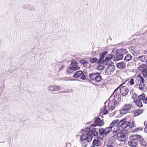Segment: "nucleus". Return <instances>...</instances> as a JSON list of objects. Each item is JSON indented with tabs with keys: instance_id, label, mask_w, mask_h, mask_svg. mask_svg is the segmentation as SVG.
<instances>
[{
	"instance_id": "nucleus-1",
	"label": "nucleus",
	"mask_w": 147,
	"mask_h": 147,
	"mask_svg": "<svg viewBox=\"0 0 147 147\" xmlns=\"http://www.w3.org/2000/svg\"><path fill=\"white\" fill-rule=\"evenodd\" d=\"M107 51H105L100 54L99 59L97 61V63H102L105 65H110L111 63V61L113 57L114 54H109L107 56Z\"/></svg>"
},
{
	"instance_id": "nucleus-2",
	"label": "nucleus",
	"mask_w": 147,
	"mask_h": 147,
	"mask_svg": "<svg viewBox=\"0 0 147 147\" xmlns=\"http://www.w3.org/2000/svg\"><path fill=\"white\" fill-rule=\"evenodd\" d=\"M90 127H86L80 131V138L82 140H86L87 142H91L92 139V132L90 130Z\"/></svg>"
},
{
	"instance_id": "nucleus-3",
	"label": "nucleus",
	"mask_w": 147,
	"mask_h": 147,
	"mask_svg": "<svg viewBox=\"0 0 147 147\" xmlns=\"http://www.w3.org/2000/svg\"><path fill=\"white\" fill-rule=\"evenodd\" d=\"M119 121L118 119L113 121L111 123L109 127L113 134L115 133V134H117L121 132L123 130L119 129V125H118V123Z\"/></svg>"
},
{
	"instance_id": "nucleus-4",
	"label": "nucleus",
	"mask_w": 147,
	"mask_h": 147,
	"mask_svg": "<svg viewBox=\"0 0 147 147\" xmlns=\"http://www.w3.org/2000/svg\"><path fill=\"white\" fill-rule=\"evenodd\" d=\"M136 84L135 87L139 88L141 90H143L144 88V79L141 76L138 77L136 80Z\"/></svg>"
},
{
	"instance_id": "nucleus-5",
	"label": "nucleus",
	"mask_w": 147,
	"mask_h": 147,
	"mask_svg": "<svg viewBox=\"0 0 147 147\" xmlns=\"http://www.w3.org/2000/svg\"><path fill=\"white\" fill-rule=\"evenodd\" d=\"M100 74L98 73H93L89 74V78L95 83H97L101 80V76L100 75Z\"/></svg>"
},
{
	"instance_id": "nucleus-6",
	"label": "nucleus",
	"mask_w": 147,
	"mask_h": 147,
	"mask_svg": "<svg viewBox=\"0 0 147 147\" xmlns=\"http://www.w3.org/2000/svg\"><path fill=\"white\" fill-rule=\"evenodd\" d=\"M125 119H124L120 121L118 123V125H119V129H124L128 127L129 124V122L126 121Z\"/></svg>"
},
{
	"instance_id": "nucleus-7",
	"label": "nucleus",
	"mask_w": 147,
	"mask_h": 147,
	"mask_svg": "<svg viewBox=\"0 0 147 147\" xmlns=\"http://www.w3.org/2000/svg\"><path fill=\"white\" fill-rule=\"evenodd\" d=\"M81 76L80 79L82 80H86V76L85 74L83 73L82 71H76L74 74L73 76L74 78L77 79L80 76Z\"/></svg>"
},
{
	"instance_id": "nucleus-8",
	"label": "nucleus",
	"mask_w": 147,
	"mask_h": 147,
	"mask_svg": "<svg viewBox=\"0 0 147 147\" xmlns=\"http://www.w3.org/2000/svg\"><path fill=\"white\" fill-rule=\"evenodd\" d=\"M95 124H92L91 125L94 127L97 126H102L104 125L105 122L103 119L101 120L99 117H96L94 121Z\"/></svg>"
},
{
	"instance_id": "nucleus-9",
	"label": "nucleus",
	"mask_w": 147,
	"mask_h": 147,
	"mask_svg": "<svg viewBox=\"0 0 147 147\" xmlns=\"http://www.w3.org/2000/svg\"><path fill=\"white\" fill-rule=\"evenodd\" d=\"M131 107V105L130 104L125 105L123 107L121 110L120 113L122 114H125L129 112V110Z\"/></svg>"
},
{
	"instance_id": "nucleus-10",
	"label": "nucleus",
	"mask_w": 147,
	"mask_h": 147,
	"mask_svg": "<svg viewBox=\"0 0 147 147\" xmlns=\"http://www.w3.org/2000/svg\"><path fill=\"white\" fill-rule=\"evenodd\" d=\"M119 133L117 135V137L119 140L120 142H124L128 138L127 135L124 133Z\"/></svg>"
},
{
	"instance_id": "nucleus-11",
	"label": "nucleus",
	"mask_w": 147,
	"mask_h": 147,
	"mask_svg": "<svg viewBox=\"0 0 147 147\" xmlns=\"http://www.w3.org/2000/svg\"><path fill=\"white\" fill-rule=\"evenodd\" d=\"M120 89L121 94L124 96L127 95L129 91V89L127 87L123 85L121 87Z\"/></svg>"
},
{
	"instance_id": "nucleus-12",
	"label": "nucleus",
	"mask_w": 147,
	"mask_h": 147,
	"mask_svg": "<svg viewBox=\"0 0 147 147\" xmlns=\"http://www.w3.org/2000/svg\"><path fill=\"white\" fill-rule=\"evenodd\" d=\"M108 104V108L112 110L115 107V105H117L118 104H116V102L113 100H111L109 102L107 101L105 103V104Z\"/></svg>"
},
{
	"instance_id": "nucleus-13",
	"label": "nucleus",
	"mask_w": 147,
	"mask_h": 147,
	"mask_svg": "<svg viewBox=\"0 0 147 147\" xmlns=\"http://www.w3.org/2000/svg\"><path fill=\"white\" fill-rule=\"evenodd\" d=\"M78 62L74 60L71 61V65L70 66L71 67L72 69L74 71L80 69V67L78 65Z\"/></svg>"
},
{
	"instance_id": "nucleus-14",
	"label": "nucleus",
	"mask_w": 147,
	"mask_h": 147,
	"mask_svg": "<svg viewBox=\"0 0 147 147\" xmlns=\"http://www.w3.org/2000/svg\"><path fill=\"white\" fill-rule=\"evenodd\" d=\"M115 67L113 65L108 66L106 69L105 73L107 75H110L112 73L115 69Z\"/></svg>"
},
{
	"instance_id": "nucleus-15",
	"label": "nucleus",
	"mask_w": 147,
	"mask_h": 147,
	"mask_svg": "<svg viewBox=\"0 0 147 147\" xmlns=\"http://www.w3.org/2000/svg\"><path fill=\"white\" fill-rule=\"evenodd\" d=\"M120 53L117 52L114 57L113 60L114 61H117L119 60H122L123 59V55Z\"/></svg>"
},
{
	"instance_id": "nucleus-16",
	"label": "nucleus",
	"mask_w": 147,
	"mask_h": 147,
	"mask_svg": "<svg viewBox=\"0 0 147 147\" xmlns=\"http://www.w3.org/2000/svg\"><path fill=\"white\" fill-rule=\"evenodd\" d=\"M61 88V87L60 86H50L48 87V90L52 91H57L60 90Z\"/></svg>"
},
{
	"instance_id": "nucleus-17",
	"label": "nucleus",
	"mask_w": 147,
	"mask_h": 147,
	"mask_svg": "<svg viewBox=\"0 0 147 147\" xmlns=\"http://www.w3.org/2000/svg\"><path fill=\"white\" fill-rule=\"evenodd\" d=\"M121 100V96L119 93H116L114 96L113 100L116 102V104H118Z\"/></svg>"
},
{
	"instance_id": "nucleus-18",
	"label": "nucleus",
	"mask_w": 147,
	"mask_h": 147,
	"mask_svg": "<svg viewBox=\"0 0 147 147\" xmlns=\"http://www.w3.org/2000/svg\"><path fill=\"white\" fill-rule=\"evenodd\" d=\"M126 63L123 62H120L117 64V67L120 69H123L126 67Z\"/></svg>"
},
{
	"instance_id": "nucleus-19",
	"label": "nucleus",
	"mask_w": 147,
	"mask_h": 147,
	"mask_svg": "<svg viewBox=\"0 0 147 147\" xmlns=\"http://www.w3.org/2000/svg\"><path fill=\"white\" fill-rule=\"evenodd\" d=\"M128 144L129 146L133 147H136L138 145V142L134 140H131L128 142Z\"/></svg>"
},
{
	"instance_id": "nucleus-20",
	"label": "nucleus",
	"mask_w": 147,
	"mask_h": 147,
	"mask_svg": "<svg viewBox=\"0 0 147 147\" xmlns=\"http://www.w3.org/2000/svg\"><path fill=\"white\" fill-rule=\"evenodd\" d=\"M109 111L108 110L106 109V105L104 107V109H102L100 110V116L101 114L105 115L108 113Z\"/></svg>"
},
{
	"instance_id": "nucleus-21",
	"label": "nucleus",
	"mask_w": 147,
	"mask_h": 147,
	"mask_svg": "<svg viewBox=\"0 0 147 147\" xmlns=\"http://www.w3.org/2000/svg\"><path fill=\"white\" fill-rule=\"evenodd\" d=\"M117 135L116 134H114L113 135L111 136L109 139V141L111 143H113V142L117 139Z\"/></svg>"
},
{
	"instance_id": "nucleus-22",
	"label": "nucleus",
	"mask_w": 147,
	"mask_h": 147,
	"mask_svg": "<svg viewBox=\"0 0 147 147\" xmlns=\"http://www.w3.org/2000/svg\"><path fill=\"white\" fill-rule=\"evenodd\" d=\"M147 69V66L145 64L141 65L138 67V69L142 72Z\"/></svg>"
},
{
	"instance_id": "nucleus-23",
	"label": "nucleus",
	"mask_w": 147,
	"mask_h": 147,
	"mask_svg": "<svg viewBox=\"0 0 147 147\" xmlns=\"http://www.w3.org/2000/svg\"><path fill=\"white\" fill-rule=\"evenodd\" d=\"M132 56L129 54H127L124 58V60L126 61H129L132 59Z\"/></svg>"
},
{
	"instance_id": "nucleus-24",
	"label": "nucleus",
	"mask_w": 147,
	"mask_h": 147,
	"mask_svg": "<svg viewBox=\"0 0 147 147\" xmlns=\"http://www.w3.org/2000/svg\"><path fill=\"white\" fill-rule=\"evenodd\" d=\"M92 144L93 145V146H98L100 145L99 140H94L93 141Z\"/></svg>"
},
{
	"instance_id": "nucleus-25",
	"label": "nucleus",
	"mask_w": 147,
	"mask_h": 147,
	"mask_svg": "<svg viewBox=\"0 0 147 147\" xmlns=\"http://www.w3.org/2000/svg\"><path fill=\"white\" fill-rule=\"evenodd\" d=\"M134 102H135L136 105L138 107H141L142 106V102L139 100H137V101L134 100Z\"/></svg>"
},
{
	"instance_id": "nucleus-26",
	"label": "nucleus",
	"mask_w": 147,
	"mask_h": 147,
	"mask_svg": "<svg viewBox=\"0 0 147 147\" xmlns=\"http://www.w3.org/2000/svg\"><path fill=\"white\" fill-rule=\"evenodd\" d=\"M92 126L91 125H90V130L92 132V136L93 135L94 136H96L98 134V132L97 131H96L94 129L95 128H91V127Z\"/></svg>"
},
{
	"instance_id": "nucleus-27",
	"label": "nucleus",
	"mask_w": 147,
	"mask_h": 147,
	"mask_svg": "<svg viewBox=\"0 0 147 147\" xmlns=\"http://www.w3.org/2000/svg\"><path fill=\"white\" fill-rule=\"evenodd\" d=\"M73 70L72 69L71 67L69 66L68 67H67L66 72L68 74H70L73 72Z\"/></svg>"
},
{
	"instance_id": "nucleus-28",
	"label": "nucleus",
	"mask_w": 147,
	"mask_h": 147,
	"mask_svg": "<svg viewBox=\"0 0 147 147\" xmlns=\"http://www.w3.org/2000/svg\"><path fill=\"white\" fill-rule=\"evenodd\" d=\"M80 142L82 144V146H84V147L87 146V143L88 142H87V141L86 142V140H81L80 138Z\"/></svg>"
},
{
	"instance_id": "nucleus-29",
	"label": "nucleus",
	"mask_w": 147,
	"mask_h": 147,
	"mask_svg": "<svg viewBox=\"0 0 147 147\" xmlns=\"http://www.w3.org/2000/svg\"><path fill=\"white\" fill-rule=\"evenodd\" d=\"M80 63L83 64L84 66L86 68H89L90 67V65L88 62L84 61V62L81 61Z\"/></svg>"
},
{
	"instance_id": "nucleus-30",
	"label": "nucleus",
	"mask_w": 147,
	"mask_h": 147,
	"mask_svg": "<svg viewBox=\"0 0 147 147\" xmlns=\"http://www.w3.org/2000/svg\"><path fill=\"white\" fill-rule=\"evenodd\" d=\"M111 130V129L109 127L106 128L104 129V135H106L109 134Z\"/></svg>"
},
{
	"instance_id": "nucleus-31",
	"label": "nucleus",
	"mask_w": 147,
	"mask_h": 147,
	"mask_svg": "<svg viewBox=\"0 0 147 147\" xmlns=\"http://www.w3.org/2000/svg\"><path fill=\"white\" fill-rule=\"evenodd\" d=\"M138 59L141 62H144L146 61L145 57L143 55H142L138 57Z\"/></svg>"
},
{
	"instance_id": "nucleus-32",
	"label": "nucleus",
	"mask_w": 147,
	"mask_h": 147,
	"mask_svg": "<svg viewBox=\"0 0 147 147\" xmlns=\"http://www.w3.org/2000/svg\"><path fill=\"white\" fill-rule=\"evenodd\" d=\"M145 94H142L140 95L138 97V100H143L145 99Z\"/></svg>"
},
{
	"instance_id": "nucleus-33",
	"label": "nucleus",
	"mask_w": 147,
	"mask_h": 147,
	"mask_svg": "<svg viewBox=\"0 0 147 147\" xmlns=\"http://www.w3.org/2000/svg\"><path fill=\"white\" fill-rule=\"evenodd\" d=\"M137 135H133L130 136L129 138L131 140L137 141Z\"/></svg>"
},
{
	"instance_id": "nucleus-34",
	"label": "nucleus",
	"mask_w": 147,
	"mask_h": 147,
	"mask_svg": "<svg viewBox=\"0 0 147 147\" xmlns=\"http://www.w3.org/2000/svg\"><path fill=\"white\" fill-rule=\"evenodd\" d=\"M127 52V50L126 49H121L120 50V53L123 55V54H125Z\"/></svg>"
},
{
	"instance_id": "nucleus-35",
	"label": "nucleus",
	"mask_w": 147,
	"mask_h": 147,
	"mask_svg": "<svg viewBox=\"0 0 147 147\" xmlns=\"http://www.w3.org/2000/svg\"><path fill=\"white\" fill-rule=\"evenodd\" d=\"M98 61L97 58L96 57L91 59L90 60V62L92 63H94L96 62H97Z\"/></svg>"
},
{
	"instance_id": "nucleus-36",
	"label": "nucleus",
	"mask_w": 147,
	"mask_h": 147,
	"mask_svg": "<svg viewBox=\"0 0 147 147\" xmlns=\"http://www.w3.org/2000/svg\"><path fill=\"white\" fill-rule=\"evenodd\" d=\"M134 84V80L133 79H131L130 81L129 82L127 83V85L128 86H129L130 85H133Z\"/></svg>"
},
{
	"instance_id": "nucleus-37",
	"label": "nucleus",
	"mask_w": 147,
	"mask_h": 147,
	"mask_svg": "<svg viewBox=\"0 0 147 147\" xmlns=\"http://www.w3.org/2000/svg\"><path fill=\"white\" fill-rule=\"evenodd\" d=\"M133 55L135 56L139 55H140V53L139 51H135L132 52Z\"/></svg>"
},
{
	"instance_id": "nucleus-38",
	"label": "nucleus",
	"mask_w": 147,
	"mask_h": 147,
	"mask_svg": "<svg viewBox=\"0 0 147 147\" xmlns=\"http://www.w3.org/2000/svg\"><path fill=\"white\" fill-rule=\"evenodd\" d=\"M132 98L134 100H136L137 99V94L135 93H132Z\"/></svg>"
},
{
	"instance_id": "nucleus-39",
	"label": "nucleus",
	"mask_w": 147,
	"mask_h": 147,
	"mask_svg": "<svg viewBox=\"0 0 147 147\" xmlns=\"http://www.w3.org/2000/svg\"><path fill=\"white\" fill-rule=\"evenodd\" d=\"M143 138L141 136L137 135V141L138 140L140 142H141L143 140Z\"/></svg>"
},
{
	"instance_id": "nucleus-40",
	"label": "nucleus",
	"mask_w": 147,
	"mask_h": 147,
	"mask_svg": "<svg viewBox=\"0 0 147 147\" xmlns=\"http://www.w3.org/2000/svg\"><path fill=\"white\" fill-rule=\"evenodd\" d=\"M105 68L104 66L100 65L98 66L97 69L99 70H102L103 69Z\"/></svg>"
},
{
	"instance_id": "nucleus-41",
	"label": "nucleus",
	"mask_w": 147,
	"mask_h": 147,
	"mask_svg": "<svg viewBox=\"0 0 147 147\" xmlns=\"http://www.w3.org/2000/svg\"><path fill=\"white\" fill-rule=\"evenodd\" d=\"M124 84V83H123L122 84H121V85H120L117 88H116V89L115 90H114V91L113 92V94L111 95V96H110V98L111 97L113 96V94L119 88H120V87H121L122 86V85H123Z\"/></svg>"
},
{
	"instance_id": "nucleus-42",
	"label": "nucleus",
	"mask_w": 147,
	"mask_h": 147,
	"mask_svg": "<svg viewBox=\"0 0 147 147\" xmlns=\"http://www.w3.org/2000/svg\"><path fill=\"white\" fill-rule=\"evenodd\" d=\"M104 129L103 128H100L99 129L98 131L99 133L102 135H104Z\"/></svg>"
},
{
	"instance_id": "nucleus-43",
	"label": "nucleus",
	"mask_w": 147,
	"mask_h": 147,
	"mask_svg": "<svg viewBox=\"0 0 147 147\" xmlns=\"http://www.w3.org/2000/svg\"><path fill=\"white\" fill-rule=\"evenodd\" d=\"M129 124L128 126H129L130 127H132L134 126V123L133 121H131V122H129Z\"/></svg>"
},
{
	"instance_id": "nucleus-44",
	"label": "nucleus",
	"mask_w": 147,
	"mask_h": 147,
	"mask_svg": "<svg viewBox=\"0 0 147 147\" xmlns=\"http://www.w3.org/2000/svg\"><path fill=\"white\" fill-rule=\"evenodd\" d=\"M147 69L142 71V74L144 77H146L147 76Z\"/></svg>"
},
{
	"instance_id": "nucleus-45",
	"label": "nucleus",
	"mask_w": 147,
	"mask_h": 147,
	"mask_svg": "<svg viewBox=\"0 0 147 147\" xmlns=\"http://www.w3.org/2000/svg\"><path fill=\"white\" fill-rule=\"evenodd\" d=\"M118 49H113L111 53V54H114V53L115 52H116V53L118 52Z\"/></svg>"
},
{
	"instance_id": "nucleus-46",
	"label": "nucleus",
	"mask_w": 147,
	"mask_h": 147,
	"mask_svg": "<svg viewBox=\"0 0 147 147\" xmlns=\"http://www.w3.org/2000/svg\"><path fill=\"white\" fill-rule=\"evenodd\" d=\"M139 115L142 113L143 112V110L142 109L137 110L136 111Z\"/></svg>"
},
{
	"instance_id": "nucleus-47",
	"label": "nucleus",
	"mask_w": 147,
	"mask_h": 147,
	"mask_svg": "<svg viewBox=\"0 0 147 147\" xmlns=\"http://www.w3.org/2000/svg\"><path fill=\"white\" fill-rule=\"evenodd\" d=\"M143 102L144 103H147V96L144 99Z\"/></svg>"
},
{
	"instance_id": "nucleus-48",
	"label": "nucleus",
	"mask_w": 147,
	"mask_h": 147,
	"mask_svg": "<svg viewBox=\"0 0 147 147\" xmlns=\"http://www.w3.org/2000/svg\"><path fill=\"white\" fill-rule=\"evenodd\" d=\"M139 115V114L138 113L137 111H136L134 113V115L135 116H137Z\"/></svg>"
},
{
	"instance_id": "nucleus-49",
	"label": "nucleus",
	"mask_w": 147,
	"mask_h": 147,
	"mask_svg": "<svg viewBox=\"0 0 147 147\" xmlns=\"http://www.w3.org/2000/svg\"><path fill=\"white\" fill-rule=\"evenodd\" d=\"M144 132L147 133V126L144 128Z\"/></svg>"
},
{
	"instance_id": "nucleus-50",
	"label": "nucleus",
	"mask_w": 147,
	"mask_h": 147,
	"mask_svg": "<svg viewBox=\"0 0 147 147\" xmlns=\"http://www.w3.org/2000/svg\"><path fill=\"white\" fill-rule=\"evenodd\" d=\"M144 124L145 125H147V121H145L144 123Z\"/></svg>"
},
{
	"instance_id": "nucleus-51",
	"label": "nucleus",
	"mask_w": 147,
	"mask_h": 147,
	"mask_svg": "<svg viewBox=\"0 0 147 147\" xmlns=\"http://www.w3.org/2000/svg\"><path fill=\"white\" fill-rule=\"evenodd\" d=\"M107 147H114V146L112 145H110L107 146Z\"/></svg>"
},
{
	"instance_id": "nucleus-52",
	"label": "nucleus",
	"mask_w": 147,
	"mask_h": 147,
	"mask_svg": "<svg viewBox=\"0 0 147 147\" xmlns=\"http://www.w3.org/2000/svg\"><path fill=\"white\" fill-rule=\"evenodd\" d=\"M144 53L145 54H147V51H144Z\"/></svg>"
},
{
	"instance_id": "nucleus-53",
	"label": "nucleus",
	"mask_w": 147,
	"mask_h": 147,
	"mask_svg": "<svg viewBox=\"0 0 147 147\" xmlns=\"http://www.w3.org/2000/svg\"><path fill=\"white\" fill-rule=\"evenodd\" d=\"M71 91H72V90H71H71H68V91H69V92H71Z\"/></svg>"
},
{
	"instance_id": "nucleus-54",
	"label": "nucleus",
	"mask_w": 147,
	"mask_h": 147,
	"mask_svg": "<svg viewBox=\"0 0 147 147\" xmlns=\"http://www.w3.org/2000/svg\"><path fill=\"white\" fill-rule=\"evenodd\" d=\"M90 147H95L94 146H91Z\"/></svg>"
},
{
	"instance_id": "nucleus-55",
	"label": "nucleus",
	"mask_w": 147,
	"mask_h": 147,
	"mask_svg": "<svg viewBox=\"0 0 147 147\" xmlns=\"http://www.w3.org/2000/svg\"><path fill=\"white\" fill-rule=\"evenodd\" d=\"M146 63H147V61H146Z\"/></svg>"
}]
</instances>
